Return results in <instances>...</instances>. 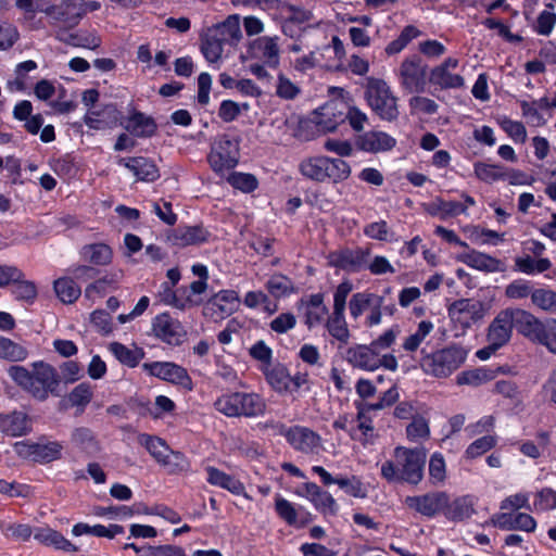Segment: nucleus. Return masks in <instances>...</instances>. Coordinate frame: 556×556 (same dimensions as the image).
I'll return each instance as SVG.
<instances>
[{
    "label": "nucleus",
    "instance_id": "1",
    "mask_svg": "<svg viewBox=\"0 0 556 556\" xmlns=\"http://www.w3.org/2000/svg\"><path fill=\"white\" fill-rule=\"evenodd\" d=\"M31 370L22 365H11L8 375L24 392L38 402L61 395V376L51 364L45 361L31 363Z\"/></svg>",
    "mask_w": 556,
    "mask_h": 556
},
{
    "label": "nucleus",
    "instance_id": "2",
    "mask_svg": "<svg viewBox=\"0 0 556 556\" xmlns=\"http://www.w3.org/2000/svg\"><path fill=\"white\" fill-rule=\"evenodd\" d=\"M426 451L421 447L396 446L393 459L381 464L380 475L390 483L418 484L424 478Z\"/></svg>",
    "mask_w": 556,
    "mask_h": 556
},
{
    "label": "nucleus",
    "instance_id": "3",
    "mask_svg": "<svg viewBox=\"0 0 556 556\" xmlns=\"http://www.w3.org/2000/svg\"><path fill=\"white\" fill-rule=\"evenodd\" d=\"M245 59L254 60L249 65V71L261 83L268 85L271 75L267 68H277L280 64V48L278 36H261L248 43V55Z\"/></svg>",
    "mask_w": 556,
    "mask_h": 556
},
{
    "label": "nucleus",
    "instance_id": "4",
    "mask_svg": "<svg viewBox=\"0 0 556 556\" xmlns=\"http://www.w3.org/2000/svg\"><path fill=\"white\" fill-rule=\"evenodd\" d=\"M469 349L459 344H450L431 353H425L419 361L421 370L435 378H447L467 359Z\"/></svg>",
    "mask_w": 556,
    "mask_h": 556
},
{
    "label": "nucleus",
    "instance_id": "5",
    "mask_svg": "<svg viewBox=\"0 0 556 556\" xmlns=\"http://www.w3.org/2000/svg\"><path fill=\"white\" fill-rule=\"evenodd\" d=\"M240 143V134L231 129L215 137L207 154V162L214 173L223 174L225 170L233 169L238 165Z\"/></svg>",
    "mask_w": 556,
    "mask_h": 556
},
{
    "label": "nucleus",
    "instance_id": "6",
    "mask_svg": "<svg viewBox=\"0 0 556 556\" xmlns=\"http://www.w3.org/2000/svg\"><path fill=\"white\" fill-rule=\"evenodd\" d=\"M528 311L508 307L500 311L486 328V342L503 348L513 337L514 327L522 336L523 323L527 321Z\"/></svg>",
    "mask_w": 556,
    "mask_h": 556
},
{
    "label": "nucleus",
    "instance_id": "7",
    "mask_svg": "<svg viewBox=\"0 0 556 556\" xmlns=\"http://www.w3.org/2000/svg\"><path fill=\"white\" fill-rule=\"evenodd\" d=\"M365 99L371 111L381 119L391 122L397 118V99L383 79L367 78Z\"/></svg>",
    "mask_w": 556,
    "mask_h": 556
},
{
    "label": "nucleus",
    "instance_id": "8",
    "mask_svg": "<svg viewBox=\"0 0 556 556\" xmlns=\"http://www.w3.org/2000/svg\"><path fill=\"white\" fill-rule=\"evenodd\" d=\"M522 337L556 355V318L541 319L528 312L527 321L523 323Z\"/></svg>",
    "mask_w": 556,
    "mask_h": 556
},
{
    "label": "nucleus",
    "instance_id": "9",
    "mask_svg": "<svg viewBox=\"0 0 556 556\" xmlns=\"http://www.w3.org/2000/svg\"><path fill=\"white\" fill-rule=\"evenodd\" d=\"M484 307L480 301L460 299L447 307L448 318L456 330L455 337L464 336L466 331L484 317Z\"/></svg>",
    "mask_w": 556,
    "mask_h": 556
},
{
    "label": "nucleus",
    "instance_id": "10",
    "mask_svg": "<svg viewBox=\"0 0 556 556\" xmlns=\"http://www.w3.org/2000/svg\"><path fill=\"white\" fill-rule=\"evenodd\" d=\"M400 86L409 93H422L427 88V66L417 55L405 58L395 72Z\"/></svg>",
    "mask_w": 556,
    "mask_h": 556
},
{
    "label": "nucleus",
    "instance_id": "11",
    "mask_svg": "<svg viewBox=\"0 0 556 556\" xmlns=\"http://www.w3.org/2000/svg\"><path fill=\"white\" fill-rule=\"evenodd\" d=\"M276 432L286 438L287 442L303 454L317 453L321 446V438L318 433L304 426H291L279 424Z\"/></svg>",
    "mask_w": 556,
    "mask_h": 556
},
{
    "label": "nucleus",
    "instance_id": "12",
    "mask_svg": "<svg viewBox=\"0 0 556 556\" xmlns=\"http://www.w3.org/2000/svg\"><path fill=\"white\" fill-rule=\"evenodd\" d=\"M142 369L150 376L179 386L187 391L193 389V382L186 368L173 362L144 363Z\"/></svg>",
    "mask_w": 556,
    "mask_h": 556
},
{
    "label": "nucleus",
    "instance_id": "13",
    "mask_svg": "<svg viewBox=\"0 0 556 556\" xmlns=\"http://www.w3.org/2000/svg\"><path fill=\"white\" fill-rule=\"evenodd\" d=\"M15 450L20 456L46 465L62 457L63 445L58 441L47 443L21 441L15 443Z\"/></svg>",
    "mask_w": 556,
    "mask_h": 556
},
{
    "label": "nucleus",
    "instance_id": "14",
    "mask_svg": "<svg viewBox=\"0 0 556 556\" xmlns=\"http://www.w3.org/2000/svg\"><path fill=\"white\" fill-rule=\"evenodd\" d=\"M152 331L156 339L170 346H179L187 339L182 324L167 312L157 314L152 319Z\"/></svg>",
    "mask_w": 556,
    "mask_h": 556
},
{
    "label": "nucleus",
    "instance_id": "15",
    "mask_svg": "<svg viewBox=\"0 0 556 556\" xmlns=\"http://www.w3.org/2000/svg\"><path fill=\"white\" fill-rule=\"evenodd\" d=\"M318 132H330L344 122L343 103L338 100H331L316 109L309 117Z\"/></svg>",
    "mask_w": 556,
    "mask_h": 556
},
{
    "label": "nucleus",
    "instance_id": "16",
    "mask_svg": "<svg viewBox=\"0 0 556 556\" xmlns=\"http://www.w3.org/2000/svg\"><path fill=\"white\" fill-rule=\"evenodd\" d=\"M458 64V59L450 56L441 64L431 68L429 75V81L431 85L440 90L463 88L465 86L464 77L453 72Z\"/></svg>",
    "mask_w": 556,
    "mask_h": 556
},
{
    "label": "nucleus",
    "instance_id": "17",
    "mask_svg": "<svg viewBox=\"0 0 556 556\" xmlns=\"http://www.w3.org/2000/svg\"><path fill=\"white\" fill-rule=\"evenodd\" d=\"M312 471L319 476L324 485L337 484L345 494L355 498L367 496V486L358 476H339L334 478L321 466H313Z\"/></svg>",
    "mask_w": 556,
    "mask_h": 556
},
{
    "label": "nucleus",
    "instance_id": "18",
    "mask_svg": "<svg viewBox=\"0 0 556 556\" xmlns=\"http://www.w3.org/2000/svg\"><path fill=\"white\" fill-rule=\"evenodd\" d=\"M369 254V250L362 248L342 249L331 252L328 256V263L330 266L348 273H358L367 266Z\"/></svg>",
    "mask_w": 556,
    "mask_h": 556
},
{
    "label": "nucleus",
    "instance_id": "19",
    "mask_svg": "<svg viewBox=\"0 0 556 556\" xmlns=\"http://www.w3.org/2000/svg\"><path fill=\"white\" fill-rule=\"evenodd\" d=\"M239 298L233 290H222L205 303L203 313L213 320H222L230 316L239 306Z\"/></svg>",
    "mask_w": 556,
    "mask_h": 556
},
{
    "label": "nucleus",
    "instance_id": "20",
    "mask_svg": "<svg viewBox=\"0 0 556 556\" xmlns=\"http://www.w3.org/2000/svg\"><path fill=\"white\" fill-rule=\"evenodd\" d=\"M296 494L311 502L314 508L325 516H334L339 510V506L334 497L315 482L304 483L301 490L296 491Z\"/></svg>",
    "mask_w": 556,
    "mask_h": 556
},
{
    "label": "nucleus",
    "instance_id": "21",
    "mask_svg": "<svg viewBox=\"0 0 556 556\" xmlns=\"http://www.w3.org/2000/svg\"><path fill=\"white\" fill-rule=\"evenodd\" d=\"M275 511L287 525L294 528H303L313 519L304 506L295 505L279 494L275 496Z\"/></svg>",
    "mask_w": 556,
    "mask_h": 556
},
{
    "label": "nucleus",
    "instance_id": "22",
    "mask_svg": "<svg viewBox=\"0 0 556 556\" xmlns=\"http://www.w3.org/2000/svg\"><path fill=\"white\" fill-rule=\"evenodd\" d=\"M121 126L135 138L148 139L157 132V123L154 117L132 109Z\"/></svg>",
    "mask_w": 556,
    "mask_h": 556
},
{
    "label": "nucleus",
    "instance_id": "23",
    "mask_svg": "<svg viewBox=\"0 0 556 556\" xmlns=\"http://www.w3.org/2000/svg\"><path fill=\"white\" fill-rule=\"evenodd\" d=\"M405 504L426 517H433L443 513L447 504V494L444 492H432L424 495L407 496Z\"/></svg>",
    "mask_w": 556,
    "mask_h": 556
},
{
    "label": "nucleus",
    "instance_id": "24",
    "mask_svg": "<svg viewBox=\"0 0 556 556\" xmlns=\"http://www.w3.org/2000/svg\"><path fill=\"white\" fill-rule=\"evenodd\" d=\"M116 163L129 169L138 180L153 182L160 178V170L153 160L146 156L118 157Z\"/></svg>",
    "mask_w": 556,
    "mask_h": 556
},
{
    "label": "nucleus",
    "instance_id": "25",
    "mask_svg": "<svg viewBox=\"0 0 556 556\" xmlns=\"http://www.w3.org/2000/svg\"><path fill=\"white\" fill-rule=\"evenodd\" d=\"M346 361L355 368L375 371L380 367L379 354L369 344H356L346 351Z\"/></svg>",
    "mask_w": 556,
    "mask_h": 556
},
{
    "label": "nucleus",
    "instance_id": "26",
    "mask_svg": "<svg viewBox=\"0 0 556 556\" xmlns=\"http://www.w3.org/2000/svg\"><path fill=\"white\" fill-rule=\"evenodd\" d=\"M207 34L219 39V43L223 46H236L240 41V15L232 14L220 23L214 24L206 29Z\"/></svg>",
    "mask_w": 556,
    "mask_h": 556
},
{
    "label": "nucleus",
    "instance_id": "27",
    "mask_svg": "<svg viewBox=\"0 0 556 556\" xmlns=\"http://www.w3.org/2000/svg\"><path fill=\"white\" fill-rule=\"evenodd\" d=\"M0 431L8 437H24L31 431V419L22 410L0 413Z\"/></svg>",
    "mask_w": 556,
    "mask_h": 556
},
{
    "label": "nucleus",
    "instance_id": "28",
    "mask_svg": "<svg viewBox=\"0 0 556 556\" xmlns=\"http://www.w3.org/2000/svg\"><path fill=\"white\" fill-rule=\"evenodd\" d=\"M210 235V231L202 225L178 226L169 233L168 240L172 244L184 248L204 243L208 240Z\"/></svg>",
    "mask_w": 556,
    "mask_h": 556
},
{
    "label": "nucleus",
    "instance_id": "29",
    "mask_svg": "<svg viewBox=\"0 0 556 556\" xmlns=\"http://www.w3.org/2000/svg\"><path fill=\"white\" fill-rule=\"evenodd\" d=\"M396 140L384 131H367L356 139L359 150L369 153L386 152L394 148Z\"/></svg>",
    "mask_w": 556,
    "mask_h": 556
},
{
    "label": "nucleus",
    "instance_id": "30",
    "mask_svg": "<svg viewBox=\"0 0 556 556\" xmlns=\"http://www.w3.org/2000/svg\"><path fill=\"white\" fill-rule=\"evenodd\" d=\"M494 525L506 531L519 530L531 533L536 529L535 519L527 513H501L496 515Z\"/></svg>",
    "mask_w": 556,
    "mask_h": 556
},
{
    "label": "nucleus",
    "instance_id": "31",
    "mask_svg": "<svg viewBox=\"0 0 556 556\" xmlns=\"http://www.w3.org/2000/svg\"><path fill=\"white\" fill-rule=\"evenodd\" d=\"M457 260L471 268L485 273H497L503 270V263L500 260L475 250L459 254Z\"/></svg>",
    "mask_w": 556,
    "mask_h": 556
},
{
    "label": "nucleus",
    "instance_id": "32",
    "mask_svg": "<svg viewBox=\"0 0 556 556\" xmlns=\"http://www.w3.org/2000/svg\"><path fill=\"white\" fill-rule=\"evenodd\" d=\"M304 306L305 325L308 329H314L317 326H320L329 313L325 305V296L323 293L311 294L305 301Z\"/></svg>",
    "mask_w": 556,
    "mask_h": 556
},
{
    "label": "nucleus",
    "instance_id": "33",
    "mask_svg": "<svg viewBox=\"0 0 556 556\" xmlns=\"http://www.w3.org/2000/svg\"><path fill=\"white\" fill-rule=\"evenodd\" d=\"M35 540L46 546H52L55 549L66 553H76L78 547L67 540L61 532L46 528H37L34 533Z\"/></svg>",
    "mask_w": 556,
    "mask_h": 556
},
{
    "label": "nucleus",
    "instance_id": "34",
    "mask_svg": "<svg viewBox=\"0 0 556 556\" xmlns=\"http://www.w3.org/2000/svg\"><path fill=\"white\" fill-rule=\"evenodd\" d=\"M522 117L530 126L541 127L546 123L544 111H548V98L519 101Z\"/></svg>",
    "mask_w": 556,
    "mask_h": 556
},
{
    "label": "nucleus",
    "instance_id": "35",
    "mask_svg": "<svg viewBox=\"0 0 556 556\" xmlns=\"http://www.w3.org/2000/svg\"><path fill=\"white\" fill-rule=\"evenodd\" d=\"M71 440L88 457H93L101 451V444L90 428H75L72 431Z\"/></svg>",
    "mask_w": 556,
    "mask_h": 556
},
{
    "label": "nucleus",
    "instance_id": "36",
    "mask_svg": "<svg viewBox=\"0 0 556 556\" xmlns=\"http://www.w3.org/2000/svg\"><path fill=\"white\" fill-rule=\"evenodd\" d=\"M350 164L341 157L325 156L323 182L340 184L351 176Z\"/></svg>",
    "mask_w": 556,
    "mask_h": 556
},
{
    "label": "nucleus",
    "instance_id": "37",
    "mask_svg": "<svg viewBox=\"0 0 556 556\" xmlns=\"http://www.w3.org/2000/svg\"><path fill=\"white\" fill-rule=\"evenodd\" d=\"M80 257L96 266H106L112 263L113 250L102 242L85 244L80 250Z\"/></svg>",
    "mask_w": 556,
    "mask_h": 556
},
{
    "label": "nucleus",
    "instance_id": "38",
    "mask_svg": "<svg viewBox=\"0 0 556 556\" xmlns=\"http://www.w3.org/2000/svg\"><path fill=\"white\" fill-rule=\"evenodd\" d=\"M325 327L328 333L342 344H346L350 339V330L345 319V311L332 309L326 316Z\"/></svg>",
    "mask_w": 556,
    "mask_h": 556
},
{
    "label": "nucleus",
    "instance_id": "39",
    "mask_svg": "<svg viewBox=\"0 0 556 556\" xmlns=\"http://www.w3.org/2000/svg\"><path fill=\"white\" fill-rule=\"evenodd\" d=\"M375 303H383V298L368 291L354 293L349 302L350 316L357 320L366 311L370 309Z\"/></svg>",
    "mask_w": 556,
    "mask_h": 556
},
{
    "label": "nucleus",
    "instance_id": "40",
    "mask_svg": "<svg viewBox=\"0 0 556 556\" xmlns=\"http://www.w3.org/2000/svg\"><path fill=\"white\" fill-rule=\"evenodd\" d=\"M473 498L470 496L457 497L452 502L447 498V504L443 508V514L452 521H460L469 518L473 514Z\"/></svg>",
    "mask_w": 556,
    "mask_h": 556
},
{
    "label": "nucleus",
    "instance_id": "41",
    "mask_svg": "<svg viewBox=\"0 0 556 556\" xmlns=\"http://www.w3.org/2000/svg\"><path fill=\"white\" fill-rule=\"evenodd\" d=\"M53 289L59 300L64 304L76 302L81 294V288L72 277L58 278L53 282Z\"/></svg>",
    "mask_w": 556,
    "mask_h": 556
},
{
    "label": "nucleus",
    "instance_id": "42",
    "mask_svg": "<svg viewBox=\"0 0 556 556\" xmlns=\"http://www.w3.org/2000/svg\"><path fill=\"white\" fill-rule=\"evenodd\" d=\"M406 438L413 443H422L430 438L428 413L414 417L405 429Z\"/></svg>",
    "mask_w": 556,
    "mask_h": 556
},
{
    "label": "nucleus",
    "instance_id": "43",
    "mask_svg": "<svg viewBox=\"0 0 556 556\" xmlns=\"http://www.w3.org/2000/svg\"><path fill=\"white\" fill-rule=\"evenodd\" d=\"M109 349L121 364L129 368L137 367L146 355L143 349L136 348L131 350L119 342H112Z\"/></svg>",
    "mask_w": 556,
    "mask_h": 556
},
{
    "label": "nucleus",
    "instance_id": "44",
    "mask_svg": "<svg viewBox=\"0 0 556 556\" xmlns=\"http://www.w3.org/2000/svg\"><path fill=\"white\" fill-rule=\"evenodd\" d=\"M426 211L432 216L446 219L460 215L464 208L457 201H447L438 197L426 205Z\"/></svg>",
    "mask_w": 556,
    "mask_h": 556
},
{
    "label": "nucleus",
    "instance_id": "45",
    "mask_svg": "<svg viewBox=\"0 0 556 556\" xmlns=\"http://www.w3.org/2000/svg\"><path fill=\"white\" fill-rule=\"evenodd\" d=\"M357 425L351 430V439L359 441L364 445L372 443L376 433L372 420L364 413V407H358Z\"/></svg>",
    "mask_w": 556,
    "mask_h": 556
},
{
    "label": "nucleus",
    "instance_id": "46",
    "mask_svg": "<svg viewBox=\"0 0 556 556\" xmlns=\"http://www.w3.org/2000/svg\"><path fill=\"white\" fill-rule=\"evenodd\" d=\"M326 155L306 156L299 163L300 174L312 181L323 182V173Z\"/></svg>",
    "mask_w": 556,
    "mask_h": 556
},
{
    "label": "nucleus",
    "instance_id": "47",
    "mask_svg": "<svg viewBox=\"0 0 556 556\" xmlns=\"http://www.w3.org/2000/svg\"><path fill=\"white\" fill-rule=\"evenodd\" d=\"M215 407L228 417L243 415V393L225 394L217 399Z\"/></svg>",
    "mask_w": 556,
    "mask_h": 556
},
{
    "label": "nucleus",
    "instance_id": "48",
    "mask_svg": "<svg viewBox=\"0 0 556 556\" xmlns=\"http://www.w3.org/2000/svg\"><path fill=\"white\" fill-rule=\"evenodd\" d=\"M551 267L552 262L546 257L534 260L526 255L515 258V270L526 275L541 274L548 270Z\"/></svg>",
    "mask_w": 556,
    "mask_h": 556
},
{
    "label": "nucleus",
    "instance_id": "49",
    "mask_svg": "<svg viewBox=\"0 0 556 556\" xmlns=\"http://www.w3.org/2000/svg\"><path fill=\"white\" fill-rule=\"evenodd\" d=\"M473 174L479 180L485 184H493L505 179V167L500 164L476 162L473 164Z\"/></svg>",
    "mask_w": 556,
    "mask_h": 556
},
{
    "label": "nucleus",
    "instance_id": "50",
    "mask_svg": "<svg viewBox=\"0 0 556 556\" xmlns=\"http://www.w3.org/2000/svg\"><path fill=\"white\" fill-rule=\"evenodd\" d=\"M138 442L140 445L146 447V450L149 452V454L159 463L161 464L164 459V456L166 455L165 452L169 451V447L166 443V441L160 437L148 434V433H140L138 435Z\"/></svg>",
    "mask_w": 556,
    "mask_h": 556
},
{
    "label": "nucleus",
    "instance_id": "51",
    "mask_svg": "<svg viewBox=\"0 0 556 556\" xmlns=\"http://www.w3.org/2000/svg\"><path fill=\"white\" fill-rule=\"evenodd\" d=\"M206 471V480L210 484L220 486L236 494H239L241 490H243V485L240 481L236 480L224 471L215 467H208Z\"/></svg>",
    "mask_w": 556,
    "mask_h": 556
},
{
    "label": "nucleus",
    "instance_id": "52",
    "mask_svg": "<svg viewBox=\"0 0 556 556\" xmlns=\"http://www.w3.org/2000/svg\"><path fill=\"white\" fill-rule=\"evenodd\" d=\"M434 325L431 320H421L418 323L414 332L403 341V349L406 352H415L419 349L425 339L433 331Z\"/></svg>",
    "mask_w": 556,
    "mask_h": 556
},
{
    "label": "nucleus",
    "instance_id": "53",
    "mask_svg": "<svg viewBox=\"0 0 556 556\" xmlns=\"http://www.w3.org/2000/svg\"><path fill=\"white\" fill-rule=\"evenodd\" d=\"M268 383L277 392H287L291 390V376L282 366L267 367L262 371Z\"/></svg>",
    "mask_w": 556,
    "mask_h": 556
},
{
    "label": "nucleus",
    "instance_id": "54",
    "mask_svg": "<svg viewBox=\"0 0 556 556\" xmlns=\"http://www.w3.org/2000/svg\"><path fill=\"white\" fill-rule=\"evenodd\" d=\"M200 49L207 62L216 63L222 58L224 46L219 43V39L203 30L200 35Z\"/></svg>",
    "mask_w": 556,
    "mask_h": 556
},
{
    "label": "nucleus",
    "instance_id": "55",
    "mask_svg": "<svg viewBox=\"0 0 556 556\" xmlns=\"http://www.w3.org/2000/svg\"><path fill=\"white\" fill-rule=\"evenodd\" d=\"M27 357L28 350L25 346L0 336V358L16 363L23 362Z\"/></svg>",
    "mask_w": 556,
    "mask_h": 556
},
{
    "label": "nucleus",
    "instance_id": "56",
    "mask_svg": "<svg viewBox=\"0 0 556 556\" xmlns=\"http://www.w3.org/2000/svg\"><path fill=\"white\" fill-rule=\"evenodd\" d=\"M56 38L60 41L65 42L66 45L78 47V48H87V49H97L101 40L99 37L90 35V34H79V33H58Z\"/></svg>",
    "mask_w": 556,
    "mask_h": 556
},
{
    "label": "nucleus",
    "instance_id": "57",
    "mask_svg": "<svg viewBox=\"0 0 556 556\" xmlns=\"http://www.w3.org/2000/svg\"><path fill=\"white\" fill-rule=\"evenodd\" d=\"M245 306L257 309L266 315H273L277 312V303L269 300L268 295L262 291H252L245 294Z\"/></svg>",
    "mask_w": 556,
    "mask_h": 556
},
{
    "label": "nucleus",
    "instance_id": "58",
    "mask_svg": "<svg viewBox=\"0 0 556 556\" xmlns=\"http://www.w3.org/2000/svg\"><path fill=\"white\" fill-rule=\"evenodd\" d=\"M161 465L167 468L169 475L188 472L191 468L188 457L182 452L173 450L164 456Z\"/></svg>",
    "mask_w": 556,
    "mask_h": 556
},
{
    "label": "nucleus",
    "instance_id": "59",
    "mask_svg": "<svg viewBox=\"0 0 556 556\" xmlns=\"http://www.w3.org/2000/svg\"><path fill=\"white\" fill-rule=\"evenodd\" d=\"M531 303L533 306L546 313H556V291L551 288L534 289Z\"/></svg>",
    "mask_w": 556,
    "mask_h": 556
},
{
    "label": "nucleus",
    "instance_id": "60",
    "mask_svg": "<svg viewBox=\"0 0 556 556\" xmlns=\"http://www.w3.org/2000/svg\"><path fill=\"white\" fill-rule=\"evenodd\" d=\"M51 169L62 179L74 178L78 172L75 157L70 153L53 160Z\"/></svg>",
    "mask_w": 556,
    "mask_h": 556
},
{
    "label": "nucleus",
    "instance_id": "61",
    "mask_svg": "<svg viewBox=\"0 0 556 556\" xmlns=\"http://www.w3.org/2000/svg\"><path fill=\"white\" fill-rule=\"evenodd\" d=\"M266 287L268 292L275 298L288 296L295 290L292 280L283 275L271 276Z\"/></svg>",
    "mask_w": 556,
    "mask_h": 556
},
{
    "label": "nucleus",
    "instance_id": "62",
    "mask_svg": "<svg viewBox=\"0 0 556 556\" xmlns=\"http://www.w3.org/2000/svg\"><path fill=\"white\" fill-rule=\"evenodd\" d=\"M117 287L118 281L115 278V275H106L102 278L96 279L93 282L88 285L85 289V295L89 299L94 294L104 296L108 292L116 290Z\"/></svg>",
    "mask_w": 556,
    "mask_h": 556
},
{
    "label": "nucleus",
    "instance_id": "63",
    "mask_svg": "<svg viewBox=\"0 0 556 556\" xmlns=\"http://www.w3.org/2000/svg\"><path fill=\"white\" fill-rule=\"evenodd\" d=\"M446 479V463L441 453H433L429 459V480L433 485H441Z\"/></svg>",
    "mask_w": 556,
    "mask_h": 556
},
{
    "label": "nucleus",
    "instance_id": "64",
    "mask_svg": "<svg viewBox=\"0 0 556 556\" xmlns=\"http://www.w3.org/2000/svg\"><path fill=\"white\" fill-rule=\"evenodd\" d=\"M13 286L12 293L15 300L26 302L27 304H33L36 301L38 290L35 282L20 278Z\"/></svg>",
    "mask_w": 556,
    "mask_h": 556
}]
</instances>
